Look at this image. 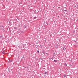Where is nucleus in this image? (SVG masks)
Returning <instances> with one entry per match:
<instances>
[{"label":"nucleus","instance_id":"5","mask_svg":"<svg viewBox=\"0 0 78 78\" xmlns=\"http://www.w3.org/2000/svg\"><path fill=\"white\" fill-rule=\"evenodd\" d=\"M5 51H3V52H2V53L3 54H5Z\"/></svg>","mask_w":78,"mask_h":78},{"label":"nucleus","instance_id":"7","mask_svg":"<svg viewBox=\"0 0 78 78\" xmlns=\"http://www.w3.org/2000/svg\"><path fill=\"white\" fill-rule=\"evenodd\" d=\"M47 72H44V74H47Z\"/></svg>","mask_w":78,"mask_h":78},{"label":"nucleus","instance_id":"2","mask_svg":"<svg viewBox=\"0 0 78 78\" xmlns=\"http://www.w3.org/2000/svg\"><path fill=\"white\" fill-rule=\"evenodd\" d=\"M12 60H9V61L8 62H12Z\"/></svg>","mask_w":78,"mask_h":78},{"label":"nucleus","instance_id":"15","mask_svg":"<svg viewBox=\"0 0 78 78\" xmlns=\"http://www.w3.org/2000/svg\"><path fill=\"white\" fill-rule=\"evenodd\" d=\"M3 28V27L2 26H1Z\"/></svg>","mask_w":78,"mask_h":78},{"label":"nucleus","instance_id":"12","mask_svg":"<svg viewBox=\"0 0 78 78\" xmlns=\"http://www.w3.org/2000/svg\"><path fill=\"white\" fill-rule=\"evenodd\" d=\"M65 11H66V12H67V10H65Z\"/></svg>","mask_w":78,"mask_h":78},{"label":"nucleus","instance_id":"20","mask_svg":"<svg viewBox=\"0 0 78 78\" xmlns=\"http://www.w3.org/2000/svg\"><path fill=\"white\" fill-rule=\"evenodd\" d=\"M66 5V6H67V5Z\"/></svg>","mask_w":78,"mask_h":78},{"label":"nucleus","instance_id":"19","mask_svg":"<svg viewBox=\"0 0 78 78\" xmlns=\"http://www.w3.org/2000/svg\"><path fill=\"white\" fill-rule=\"evenodd\" d=\"M47 25H48V24H47Z\"/></svg>","mask_w":78,"mask_h":78},{"label":"nucleus","instance_id":"3","mask_svg":"<svg viewBox=\"0 0 78 78\" xmlns=\"http://www.w3.org/2000/svg\"><path fill=\"white\" fill-rule=\"evenodd\" d=\"M14 28L15 30H17V27H14Z\"/></svg>","mask_w":78,"mask_h":78},{"label":"nucleus","instance_id":"17","mask_svg":"<svg viewBox=\"0 0 78 78\" xmlns=\"http://www.w3.org/2000/svg\"><path fill=\"white\" fill-rule=\"evenodd\" d=\"M55 52L54 53V55H55Z\"/></svg>","mask_w":78,"mask_h":78},{"label":"nucleus","instance_id":"10","mask_svg":"<svg viewBox=\"0 0 78 78\" xmlns=\"http://www.w3.org/2000/svg\"><path fill=\"white\" fill-rule=\"evenodd\" d=\"M46 55H48V56L49 55L48 54V53H46Z\"/></svg>","mask_w":78,"mask_h":78},{"label":"nucleus","instance_id":"18","mask_svg":"<svg viewBox=\"0 0 78 78\" xmlns=\"http://www.w3.org/2000/svg\"><path fill=\"white\" fill-rule=\"evenodd\" d=\"M63 50H64V48H63Z\"/></svg>","mask_w":78,"mask_h":78},{"label":"nucleus","instance_id":"22","mask_svg":"<svg viewBox=\"0 0 78 78\" xmlns=\"http://www.w3.org/2000/svg\"><path fill=\"white\" fill-rule=\"evenodd\" d=\"M77 4H78V3H77Z\"/></svg>","mask_w":78,"mask_h":78},{"label":"nucleus","instance_id":"21","mask_svg":"<svg viewBox=\"0 0 78 78\" xmlns=\"http://www.w3.org/2000/svg\"><path fill=\"white\" fill-rule=\"evenodd\" d=\"M26 27H25V28H26Z\"/></svg>","mask_w":78,"mask_h":78},{"label":"nucleus","instance_id":"9","mask_svg":"<svg viewBox=\"0 0 78 78\" xmlns=\"http://www.w3.org/2000/svg\"><path fill=\"white\" fill-rule=\"evenodd\" d=\"M63 76H64L65 77H66V75H64Z\"/></svg>","mask_w":78,"mask_h":78},{"label":"nucleus","instance_id":"11","mask_svg":"<svg viewBox=\"0 0 78 78\" xmlns=\"http://www.w3.org/2000/svg\"><path fill=\"white\" fill-rule=\"evenodd\" d=\"M36 18V17H34V19H35Z\"/></svg>","mask_w":78,"mask_h":78},{"label":"nucleus","instance_id":"16","mask_svg":"<svg viewBox=\"0 0 78 78\" xmlns=\"http://www.w3.org/2000/svg\"><path fill=\"white\" fill-rule=\"evenodd\" d=\"M3 30L4 31H5V30Z\"/></svg>","mask_w":78,"mask_h":78},{"label":"nucleus","instance_id":"14","mask_svg":"<svg viewBox=\"0 0 78 78\" xmlns=\"http://www.w3.org/2000/svg\"><path fill=\"white\" fill-rule=\"evenodd\" d=\"M23 58H24V56L23 57Z\"/></svg>","mask_w":78,"mask_h":78},{"label":"nucleus","instance_id":"6","mask_svg":"<svg viewBox=\"0 0 78 78\" xmlns=\"http://www.w3.org/2000/svg\"><path fill=\"white\" fill-rule=\"evenodd\" d=\"M65 66H67V64L66 63H65Z\"/></svg>","mask_w":78,"mask_h":78},{"label":"nucleus","instance_id":"8","mask_svg":"<svg viewBox=\"0 0 78 78\" xmlns=\"http://www.w3.org/2000/svg\"><path fill=\"white\" fill-rule=\"evenodd\" d=\"M37 53H39V50H37Z\"/></svg>","mask_w":78,"mask_h":78},{"label":"nucleus","instance_id":"13","mask_svg":"<svg viewBox=\"0 0 78 78\" xmlns=\"http://www.w3.org/2000/svg\"><path fill=\"white\" fill-rule=\"evenodd\" d=\"M21 33H23V31H21Z\"/></svg>","mask_w":78,"mask_h":78},{"label":"nucleus","instance_id":"1","mask_svg":"<svg viewBox=\"0 0 78 78\" xmlns=\"http://www.w3.org/2000/svg\"><path fill=\"white\" fill-rule=\"evenodd\" d=\"M42 53H44V54H45V50H43L42 51Z\"/></svg>","mask_w":78,"mask_h":78},{"label":"nucleus","instance_id":"4","mask_svg":"<svg viewBox=\"0 0 78 78\" xmlns=\"http://www.w3.org/2000/svg\"><path fill=\"white\" fill-rule=\"evenodd\" d=\"M54 61L55 62H57V60H54Z\"/></svg>","mask_w":78,"mask_h":78}]
</instances>
